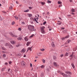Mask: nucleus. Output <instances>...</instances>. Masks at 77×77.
Listing matches in <instances>:
<instances>
[{
    "mask_svg": "<svg viewBox=\"0 0 77 77\" xmlns=\"http://www.w3.org/2000/svg\"><path fill=\"white\" fill-rule=\"evenodd\" d=\"M28 29H29L30 32H34L35 31L36 29H34V26L33 25H29L28 26Z\"/></svg>",
    "mask_w": 77,
    "mask_h": 77,
    "instance_id": "nucleus-1",
    "label": "nucleus"
},
{
    "mask_svg": "<svg viewBox=\"0 0 77 77\" xmlns=\"http://www.w3.org/2000/svg\"><path fill=\"white\" fill-rule=\"evenodd\" d=\"M40 29L41 33H43V34H45V32L44 30V29H45V26H42Z\"/></svg>",
    "mask_w": 77,
    "mask_h": 77,
    "instance_id": "nucleus-2",
    "label": "nucleus"
},
{
    "mask_svg": "<svg viewBox=\"0 0 77 77\" xmlns=\"http://www.w3.org/2000/svg\"><path fill=\"white\" fill-rule=\"evenodd\" d=\"M9 34L11 35V36H12V37H15V38H17L18 37V36L17 35H14V34H13L11 32H9Z\"/></svg>",
    "mask_w": 77,
    "mask_h": 77,
    "instance_id": "nucleus-3",
    "label": "nucleus"
},
{
    "mask_svg": "<svg viewBox=\"0 0 77 77\" xmlns=\"http://www.w3.org/2000/svg\"><path fill=\"white\" fill-rule=\"evenodd\" d=\"M60 74L61 75H62L63 76V77H68V75L67 74H65L64 73H62V72H60Z\"/></svg>",
    "mask_w": 77,
    "mask_h": 77,
    "instance_id": "nucleus-4",
    "label": "nucleus"
},
{
    "mask_svg": "<svg viewBox=\"0 0 77 77\" xmlns=\"http://www.w3.org/2000/svg\"><path fill=\"white\" fill-rule=\"evenodd\" d=\"M21 64L22 66H26V63L24 62V61H22L21 63Z\"/></svg>",
    "mask_w": 77,
    "mask_h": 77,
    "instance_id": "nucleus-5",
    "label": "nucleus"
},
{
    "mask_svg": "<svg viewBox=\"0 0 77 77\" xmlns=\"http://www.w3.org/2000/svg\"><path fill=\"white\" fill-rule=\"evenodd\" d=\"M24 40L25 41H29V38H28V37H27V36H26L24 37Z\"/></svg>",
    "mask_w": 77,
    "mask_h": 77,
    "instance_id": "nucleus-6",
    "label": "nucleus"
},
{
    "mask_svg": "<svg viewBox=\"0 0 77 77\" xmlns=\"http://www.w3.org/2000/svg\"><path fill=\"white\" fill-rule=\"evenodd\" d=\"M17 40L19 41L22 40V37L20 36L17 38Z\"/></svg>",
    "mask_w": 77,
    "mask_h": 77,
    "instance_id": "nucleus-7",
    "label": "nucleus"
},
{
    "mask_svg": "<svg viewBox=\"0 0 77 77\" xmlns=\"http://www.w3.org/2000/svg\"><path fill=\"white\" fill-rule=\"evenodd\" d=\"M32 47H31V48H28L27 50V51H28V50H30V51H32Z\"/></svg>",
    "mask_w": 77,
    "mask_h": 77,
    "instance_id": "nucleus-8",
    "label": "nucleus"
},
{
    "mask_svg": "<svg viewBox=\"0 0 77 77\" xmlns=\"http://www.w3.org/2000/svg\"><path fill=\"white\" fill-rule=\"evenodd\" d=\"M53 64L54 65V66H57V62H54L53 63Z\"/></svg>",
    "mask_w": 77,
    "mask_h": 77,
    "instance_id": "nucleus-9",
    "label": "nucleus"
},
{
    "mask_svg": "<svg viewBox=\"0 0 77 77\" xmlns=\"http://www.w3.org/2000/svg\"><path fill=\"white\" fill-rule=\"evenodd\" d=\"M31 42H28L26 43L27 46H29Z\"/></svg>",
    "mask_w": 77,
    "mask_h": 77,
    "instance_id": "nucleus-10",
    "label": "nucleus"
},
{
    "mask_svg": "<svg viewBox=\"0 0 77 77\" xmlns=\"http://www.w3.org/2000/svg\"><path fill=\"white\" fill-rule=\"evenodd\" d=\"M25 49H24V48H23L21 50V53H25Z\"/></svg>",
    "mask_w": 77,
    "mask_h": 77,
    "instance_id": "nucleus-11",
    "label": "nucleus"
},
{
    "mask_svg": "<svg viewBox=\"0 0 77 77\" xmlns=\"http://www.w3.org/2000/svg\"><path fill=\"white\" fill-rule=\"evenodd\" d=\"M66 74H70V75L72 74V73H71V72H69V71L66 72Z\"/></svg>",
    "mask_w": 77,
    "mask_h": 77,
    "instance_id": "nucleus-12",
    "label": "nucleus"
},
{
    "mask_svg": "<svg viewBox=\"0 0 77 77\" xmlns=\"http://www.w3.org/2000/svg\"><path fill=\"white\" fill-rule=\"evenodd\" d=\"M51 45L53 47H55V45L54 44V42H52Z\"/></svg>",
    "mask_w": 77,
    "mask_h": 77,
    "instance_id": "nucleus-13",
    "label": "nucleus"
},
{
    "mask_svg": "<svg viewBox=\"0 0 77 77\" xmlns=\"http://www.w3.org/2000/svg\"><path fill=\"white\" fill-rule=\"evenodd\" d=\"M10 48H13V46L12 45H11V44H10L8 46Z\"/></svg>",
    "mask_w": 77,
    "mask_h": 77,
    "instance_id": "nucleus-14",
    "label": "nucleus"
},
{
    "mask_svg": "<svg viewBox=\"0 0 77 77\" xmlns=\"http://www.w3.org/2000/svg\"><path fill=\"white\" fill-rule=\"evenodd\" d=\"M6 67H5L3 68H2V71H4V70H5V69H6Z\"/></svg>",
    "mask_w": 77,
    "mask_h": 77,
    "instance_id": "nucleus-15",
    "label": "nucleus"
},
{
    "mask_svg": "<svg viewBox=\"0 0 77 77\" xmlns=\"http://www.w3.org/2000/svg\"><path fill=\"white\" fill-rule=\"evenodd\" d=\"M10 44V43H6L5 44V46H9V45Z\"/></svg>",
    "mask_w": 77,
    "mask_h": 77,
    "instance_id": "nucleus-16",
    "label": "nucleus"
},
{
    "mask_svg": "<svg viewBox=\"0 0 77 77\" xmlns=\"http://www.w3.org/2000/svg\"><path fill=\"white\" fill-rule=\"evenodd\" d=\"M71 65L73 68H75V66L73 63H71Z\"/></svg>",
    "mask_w": 77,
    "mask_h": 77,
    "instance_id": "nucleus-17",
    "label": "nucleus"
},
{
    "mask_svg": "<svg viewBox=\"0 0 77 77\" xmlns=\"http://www.w3.org/2000/svg\"><path fill=\"white\" fill-rule=\"evenodd\" d=\"M27 15L29 17H31L32 16V14H28Z\"/></svg>",
    "mask_w": 77,
    "mask_h": 77,
    "instance_id": "nucleus-18",
    "label": "nucleus"
},
{
    "mask_svg": "<svg viewBox=\"0 0 77 77\" xmlns=\"http://www.w3.org/2000/svg\"><path fill=\"white\" fill-rule=\"evenodd\" d=\"M11 44H15V42H14V41H12L11 42Z\"/></svg>",
    "mask_w": 77,
    "mask_h": 77,
    "instance_id": "nucleus-19",
    "label": "nucleus"
},
{
    "mask_svg": "<svg viewBox=\"0 0 77 77\" xmlns=\"http://www.w3.org/2000/svg\"><path fill=\"white\" fill-rule=\"evenodd\" d=\"M77 49V47H76L75 48H73V50L74 51H76V50Z\"/></svg>",
    "mask_w": 77,
    "mask_h": 77,
    "instance_id": "nucleus-20",
    "label": "nucleus"
},
{
    "mask_svg": "<svg viewBox=\"0 0 77 77\" xmlns=\"http://www.w3.org/2000/svg\"><path fill=\"white\" fill-rule=\"evenodd\" d=\"M71 42V41L70 40H68L67 41V42H68V43H69V42Z\"/></svg>",
    "mask_w": 77,
    "mask_h": 77,
    "instance_id": "nucleus-21",
    "label": "nucleus"
},
{
    "mask_svg": "<svg viewBox=\"0 0 77 77\" xmlns=\"http://www.w3.org/2000/svg\"><path fill=\"white\" fill-rule=\"evenodd\" d=\"M24 12H29V10L28 9L24 11Z\"/></svg>",
    "mask_w": 77,
    "mask_h": 77,
    "instance_id": "nucleus-22",
    "label": "nucleus"
},
{
    "mask_svg": "<svg viewBox=\"0 0 77 77\" xmlns=\"http://www.w3.org/2000/svg\"><path fill=\"white\" fill-rule=\"evenodd\" d=\"M2 49L3 50H4V51H5L6 50V48H5L3 47H2Z\"/></svg>",
    "mask_w": 77,
    "mask_h": 77,
    "instance_id": "nucleus-23",
    "label": "nucleus"
},
{
    "mask_svg": "<svg viewBox=\"0 0 77 77\" xmlns=\"http://www.w3.org/2000/svg\"><path fill=\"white\" fill-rule=\"evenodd\" d=\"M71 11L72 12H75V9H71Z\"/></svg>",
    "mask_w": 77,
    "mask_h": 77,
    "instance_id": "nucleus-24",
    "label": "nucleus"
},
{
    "mask_svg": "<svg viewBox=\"0 0 77 77\" xmlns=\"http://www.w3.org/2000/svg\"><path fill=\"white\" fill-rule=\"evenodd\" d=\"M3 57H4V58H5V57H6V54H3Z\"/></svg>",
    "mask_w": 77,
    "mask_h": 77,
    "instance_id": "nucleus-25",
    "label": "nucleus"
},
{
    "mask_svg": "<svg viewBox=\"0 0 77 77\" xmlns=\"http://www.w3.org/2000/svg\"><path fill=\"white\" fill-rule=\"evenodd\" d=\"M34 35H35L34 34H32L29 37L30 38H33V37L34 36Z\"/></svg>",
    "mask_w": 77,
    "mask_h": 77,
    "instance_id": "nucleus-26",
    "label": "nucleus"
},
{
    "mask_svg": "<svg viewBox=\"0 0 77 77\" xmlns=\"http://www.w3.org/2000/svg\"><path fill=\"white\" fill-rule=\"evenodd\" d=\"M42 61L43 62V63H45V60L44 59H43L42 60Z\"/></svg>",
    "mask_w": 77,
    "mask_h": 77,
    "instance_id": "nucleus-27",
    "label": "nucleus"
},
{
    "mask_svg": "<svg viewBox=\"0 0 77 77\" xmlns=\"http://www.w3.org/2000/svg\"><path fill=\"white\" fill-rule=\"evenodd\" d=\"M47 2H48V3H51V1H50V0H48Z\"/></svg>",
    "mask_w": 77,
    "mask_h": 77,
    "instance_id": "nucleus-28",
    "label": "nucleus"
},
{
    "mask_svg": "<svg viewBox=\"0 0 77 77\" xmlns=\"http://www.w3.org/2000/svg\"><path fill=\"white\" fill-rule=\"evenodd\" d=\"M69 37V35H67L65 37V38H66V39H67V38H68Z\"/></svg>",
    "mask_w": 77,
    "mask_h": 77,
    "instance_id": "nucleus-29",
    "label": "nucleus"
},
{
    "mask_svg": "<svg viewBox=\"0 0 77 77\" xmlns=\"http://www.w3.org/2000/svg\"><path fill=\"white\" fill-rule=\"evenodd\" d=\"M41 4L42 5H44V4H45V3L44 2H41Z\"/></svg>",
    "mask_w": 77,
    "mask_h": 77,
    "instance_id": "nucleus-30",
    "label": "nucleus"
},
{
    "mask_svg": "<svg viewBox=\"0 0 77 77\" xmlns=\"http://www.w3.org/2000/svg\"><path fill=\"white\" fill-rule=\"evenodd\" d=\"M53 59H54V60H56V57L55 56H54Z\"/></svg>",
    "mask_w": 77,
    "mask_h": 77,
    "instance_id": "nucleus-31",
    "label": "nucleus"
},
{
    "mask_svg": "<svg viewBox=\"0 0 77 77\" xmlns=\"http://www.w3.org/2000/svg\"><path fill=\"white\" fill-rule=\"evenodd\" d=\"M62 3V2H60V1H58V4H61Z\"/></svg>",
    "mask_w": 77,
    "mask_h": 77,
    "instance_id": "nucleus-32",
    "label": "nucleus"
},
{
    "mask_svg": "<svg viewBox=\"0 0 77 77\" xmlns=\"http://www.w3.org/2000/svg\"><path fill=\"white\" fill-rule=\"evenodd\" d=\"M44 67V65H42L41 66V68H43Z\"/></svg>",
    "mask_w": 77,
    "mask_h": 77,
    "instance_id": "nucleus-33",
    "label": "nucleus"
},
{
    "mask_svg": "<svg viewBox=\"0 0 77 77\" xmlns=\"http://www.w3.org/2000/svg\"><path fill=\"white\" fill-rule=\"evenodd\" d=\"M9 8L10 9H11V10H12V7H10Z\"/></svg>",
    "mask_w": 77,
    "mask_h": 77,
    "instance_id": "nucleus-34",
    "label": "nucleus"
},
{
    "mask_svg": "<svg viewBox=\"0 0 77 77\" xmlns=\"http://www.w3.org/2000/svg\"><path fill=\"white\" fill-rule=\"evenodd\" d=\"M14 17L15 18H16V20H18V17H17L15 16Z\"/></svg>",
    "mask_w": 77,
    "mask_h": 77,
    "instance_id": "nucleus-35",
    "label": "nucleus"
},
{
    "mask_svg": "<svg viewBox=\"0 0 77 77\" xmlns=\"http://www.w3.org/2000/svg\"><path fill=\"white\" fill-rule=\"evenodd\" d=\"M66 38L65 37H63L61 39H62V40H64V39H65Z\"/></svg>",
    "mask_w": 77,
    "mask_h": 77,
    "instance_id": "nucleus-36",
    "label": "nucleus"
},
{
    "mask_svg": "<svg viewBox=\"0 0 77 77\" xmlns=\"http://www.w3.org/2000/svg\"><path fill=\"white\" fill-rule=\"evenodd\" d=\"M15 24V22L13 21L12 23L11 24L12 25H14Z\"/></svg>",
    "mask_w": 77,
    "mask_h": 77,
    "instance_id": "nucleus-37",
    "label": "nucleus"
},
{
    "mask_svg": "<svg viewBox=\"0 0 77 77\" xmlns=\"http://www.w3.org/2000/svg\"><path fill=\"white\" fill-rule=\"evenodd\" d=\"M57 24L58 25H61V24H62V23L60 22V23H58Z\"/></svg>",
    "mask_w": 77,
    "mask_h": 77,
    "instance_id": "nucleus-38",
    "label": "nucleus"
},
{
    "mask_svg": "<svg viewBox=\"0 0 77 77\" xmlns=\"http://www.w3.org/2000/svg\"><path fill=\"white\" fill-rule=\"evenodd\" d=\"M0 20H1V21H2V20H3V19H2V17H1V15H0Z\"/></svg>",
    "mask_w": 77,
    "mask_h": 77,
    "instance_id": "nucleus-39",
    "label": "nucleus"
},
{
    "mask_svg": "<svg viewBox=\"0 0 77 77\" xmlns=\"http://www.w3.org/2000/svg\"><path fill=\"white\" fill-rule=\"evenodd\" d=\"M35 22L37 23H38V22L36 20V19L35 18Z\"/></svg>",
    "mask_w": 77,
    "mask_h": 77,
    "instance_id": "nucleus-40",
    "label": "nucleus"
},
{
    "mask_svg": "<svg viewBox=\"0 0 77 77\" xmlns=\"http://www.w3.org/2000/svg\"><path fill=\"white\" fill-rule=\"evenodd\" d=\"M66 56H68V53H66Z\"/></svg>",
    "mask_w": 77,
    "mask_h": 77,
    "instance_id": "nucleus-41",
    "label": "nucleus"
},
{
    "mask_svg": "<svg viewBox=\"0 0 77 77\" xmlns=\"http://www.w3.org/2000/svg\"><path fill=\"white\" fill-rule=\"evenodd\" d=\"M18 30H19V31H21V29L20 28H19L18 29Z\"/></svg>",
    "mask_w": 77,
    "mask_h": 77,
    "instance_id": "nucleus-42",
    "label": "nucleus"
},
{
    "mask_svg": "<svg viewBox=\"0 0 77 77\" xmlns=\"http://www.w3.org/2000/svg\"><path fill=\"white\" fill-rule=\"evenodd\" d=\"M41 51H45V49H41Z\"/></svg>",
    "mask_w": 77,
    "mask_h": 77,
    "instance_id": "nucleus-43",
    "label": "nucleus"
},
{
    "mask_svg": "<svg viewBox=\"0 0 77 77\" xmlns=\"http://www.w3.org/2000/svg\"><path fill=\"white\" fill-rule=\"evenodd\" d=\"M19 46H20V45L19 44L18 45H16V47H18Z\"/></svg>",
    "mask_w": 77,
    "mask_h": 77,
    "instance_id": "nucleus-44",
    "label": "nucleus"
},
{
    "mask_svg": "<svg viewBox=\"0 0 77 77\" xmlns=\"http://www.w3.org/2000/svg\"><path fill=\"white\" fill-rule=\"evenodd\" d=\"M46 23H47L46 22H44L43 23V25H45V24H46Z\"/></svg>",
    "mask_w": 77,
    "mask_h": 77,
    "instance_id": "nucleus-45",
    "label": "nucleus"
},
{
    "mask_svg": "<svg viewBox=\"0 0 77 77\" xmlns=\"http://www.w3.org/2000/svg\"><path fill=\"white\" fill-rule=\"evenodd\" d=\"M69 56L70 57H72V56H73V53H72V54L71 55H70Z\"/></svg>",
    "mask_w": 77,
    "mask_h": 77,
    "instance_id": "nucleus-46",
    "label": "nucleus"
},
{
    "mask_svg": "<svg viewBox=\"0 0 77 77\" xmlns=\"http://www.w3.org/2000/svg\"><path fill=\"white\" fill-rule=\"evenodd\" d=\"M11 71V69H8V72H9Z\"/></svg>",
    "mask_w": 77,
    "mask_h": 77,
    "instance_id": "nucleus-47",
    "label": "nucleus"
},
{
    "mask_svg": "<svg viewBox=\"0 0 77 77\" xmlns=\"http://www.w3.org/2000/svg\"><path fill=\"white\" fill-rule=\"evenodd\" d=\"M30 66L31 67H32V64L31 63H30Z\"/></svg>",
    "mask_w": 77,
    "mask_h": 77,
    "instance_id": "nucleus-48",
    "label": "nucleus"
},
{
    "mask_svg": "<svg viewBox=\"0 0 77 77\" xmlns=\"http://www.w3.org/2000/svg\"><path fill=\"white\" fill-rule=\"evenodd\" d=\"M8 63H5V65H8Z\"/></svg>",
    "mask_w": 77,
    "mask_h": 77,
    "instance_id": "nucleus-49",
    "label": "nucleus"
},
{
    "mask_svg": "<svg viewBox=\"0 0 77 77\" xmlns=\"http://www.w3.org/2000/svg\"><path fill=\"white\" fill-rule=\"evenodd\" d=\"M60 57H63V54H62L61 55H60Z\"/></svg>",
    "mask_w": 77,
    "mask_h": 77,
    "instance_id": "nucleus-50",
    "label": "nucleus"
},
{
    "mask_svg": "<svg viewBox=\"0 0 77 77\" xmlns=\"http://www.w3.org/2000/svg\"><path fill=\"white\" fill-rule=\"evenodd\" d=\"M46 70L47 71H49V69L48 68H47Z\"/></svg>",
    "mask_w": 77,
    "mask_h": 77,
    "instance_id": "nucleus-51",
    "label": "nucleus"
},
{
    "mask_svg": "<svg viewBox=\"0 0 77 77\" xmlns=\"http://www.w3.org/2000/svg\"><path fill=\"white\" fill-rule=\"evenodd\" d=\"M29 9H32V7H29Z\"/></svg>",
    "mask_w": 77,
    "mask_h": 77,
    "instance_id": "nucleus-52",
    "label": "nucleus"
},
{
    "mask_svg": "<svg viewBox=\"0 0 77 77\" xmlns=\"http://www.w3.org/2000/svg\"><path fill=\"white\" fill-rule=\"evenodd\" d=\"M61 6H62V5H59V7H61Z\"/></svg>",
    "mask_w": 77,
    "mask_h": 77,
    "instance_id": "nucleus-53",
    "label": "nucleus"
},
{
    "mask_svg": "<svg viewBox=\"0 0 77 77\" xmlns=\"http://www.w3.org/2000/svg\"><path fill=\"white\" fill-rule=\"evenodd\" d=\"M21 54H19V56H21Z\"/></svg>",
    "mask_w": 77,
    "mask_h": 77,
    "instance_id": "nucleus-54",
    "label": "nucleus"
},
{
    "mask_svg": "<svg viewBox=\"0 0 77 77\" xmlns=\"http://www.w3.org/2000/svg\"><path fill=\"white\" fill-rule=\"evenodd\" d=\"M18 17H20V14H19L18 16Z\"/></svg>",
    "mask_w": 77,
    "mask_h": 77,
    "instance_id": "nucleus-55",
    "label": "nucleus"
},
{
    "mask_svg": "<svg viewBox=\"0 0 77 77\" xmlns=\"http://www.w3.org/2000/svg\"><path fill=\"white\" fill-rule=\"evenodd\" d=\"M11 62L10 61L9 63V64H11Z\"/></svg>",
    "mask_w": 77,
    "mask_h": 77,
    "instance_id": "nucleus-56",
    "label": "nucleus"
},
{
    "mask_svg": "<svg viewBox=\"0 0 77 77\" xmlns=\"http://www.w3.org/2000/svg\"><path fill=\"white\" fill-rule=\"evenodd\" d=\"M70 2H72V0H69Z\"/></svg>",
    "mask_w": 77,
    "mask_h": 77,
    "instance_id": "nucleus-57",
    "label": "nucleus"
},
{
    "mask_svg": "<svg viewBox=\"0 0 77 77\" xmlns=\"http://www.w3.org/2000/svg\"><path fill=\"white\" fill-rule=\"evenodd\" d=\"M48 28H51V26H48Z\"/></svg>",
    "mask_w": 77,
    "mask_h": 77,
    "instance_id": "nucleus-58",
    "label": "nucleus"
},
{
    "mask_svg": "<svg viewBox=\"0 0 77 77\" xmlns=\"http://www.w3.org/2000/svg\"><path fill=\"white\" fill-rule=\"evenodd\" d=\"M49 31H51V29H49Z\"/></svg>",
    "mask_w": 77,
    "mask_h": 77,
    "instance_id": "nucleus-59",
    "label": "nucleus"
},
{
    "mask_svg": "<svg viewBox=\"0 0 77 77\" xmlns=\"http://www.w3.org/2000/svg\"><path fill=\"white\" fill-rule=\"evenodd\" d=\"M72 14V15H74V13L72 12L71 13Z\"/></svg>",
    "mask_w": 77,
    "mask_h": 77,
    "instance_id": "nucleus-60",
    "label": "nucleus"
},
{
    "mask_svg": "<svg viewBox=\"0 0 77 77\" xmlns=\"http://www.w3.org/2000/svg\"><path fill=\"white\" fill-rule=\"evenodd\" d=\"M3 12L4 13V14H6V13L5 12V11H3Z\"/></svg>",
    "mask_w": 77,
    "mask_h": 77,
    "instance_id": "nucleus-61",
    "label": "nucleus"
},
{
    "mask_svg": "<svg viewBox=\"0 0 77 77\" xmlns=\"http://www.w3.org/2000/svg\"><path fill=\"white\" fill-rule=\"evenodd\" d=\"M59 19H60V20H62V18H61L60 17H59Z\"/></svg>",
    "mask_w": 77,
    "mask_h": 77,
    "instance_id": "nucleus-62",
    "label": "nucleus"
},
{
    "mask_svg": "<svg viewBox=\"0 0 77 77\" xmlns=\"http://www.w3.org/2000/svg\"><path fill=\"white\" fill-rule=\"evenodd\" d=\"M35 58H36V59H37L38 58V57L37 56L35 57Z\"/></svg>",
    "mask_w": 77,
    "mask_h": 77,
    "instance_id": "nucleus-63",
    "label": "nucleus"
},
{
    "mask_svg": "<svg viewBox=\"0 0 77 77\" xmlns=\"http://www.w3.org/2000/svg\"><path fill=\"white\" fill-rule=\"evenodd\" d=\"M22 24H24L25 23H24V22H22Z\"/></svg>",
    "mask_w": 77,
    "mask_h": 77,
    "instance_id": "nucleus-64",
    "label": "nucleus"
}]
</instances>
